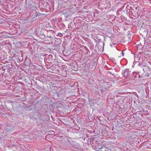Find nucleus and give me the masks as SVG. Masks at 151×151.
<instances>
[{"instance_id":"nucleus-6","label":"nucleus","mask_w":151,"mask_h":151,"mask_svg":"<svg viewBox=\"0 0 151 151\" xmlns=\"http://www.w3.org/2000/svg\"><path fill=\"white\" fill-rule=\"evenodd\" d=\"M26 91L27 92L26 93H29L31 94V93L32 92V91H31V90L30 89H27Z\"/></svg>"},{"instance_id":"nucleus-3","label":"nucleus","mask_w":151,"mask_h":151,"mask_svg":"<svg viewBox=\"0 0 151 151\" xmlns=\"http://www.w3.org/2000/svg\"><path fill=\"white\" fill-rule=\"evenodd\" d=\"M47 32H46L45 34H43V35L46 37L45 39V41H49L51 40V38H52L53 37L50 36H49L47 34Z\"/></svg>"},{"instance_id":"nucleus-8","label":"nucleus","mask_w":151,"mask_h":151,"mask_svg":"<svg viewBox=\"0 0 151 151\" xmlns=\"http://www.w3.org/2000/svg\"><path fill=\"white\" fill-rule=\"evenodd\" d=\"M136 76H137H137H138V77H139V74H137L136 75Z\"/></svg>"},{"instance_id":"nucleus-13","label":"nucleus","mask_w":151,"mask_h":151,"mask_svg":"<svg viewBox=\"0 0 151 151\" xmlns=\"http://www.w3.org/2000/svg\"><path fill=\"white\" fill-rule=\"evenodd\" d=\"M106 88H105V90H106Z\"/></svg>"},{"instance_id":"nucleus-12","label":"nucleus","mask_w":151,"mask_h":151,"mask_svg":"<svg viewBox=\"0 0 151 151\" xmlns=\"http://www.w3.org/2000/svg\"><path fill=\"white\" fill-rule=\"evenodd\" d=\"M120 93V92H118L117 93L118 94H119V93Z\"/></svg>"},{"instance_id":"nucleus-10","label":"nucleus","mask_w":151,"mask_h":151,"mask_svg":"<svg viewBox=\"0 0 151 151\" xmlns=\"http://www.w3.org/2000/svg\"><path fill=\"white\" fill-rule=\"evenodd\" d=\"M121 53H122V55L123 56V55H124V54H123V52H121Z\"/></svg>"},{"instance_id":"nucleus-4","label":"nucleus","mask_w":151,"mask_h":151,"mask_svg":"<svg viewBox=\"0 0 151 151\" xmlns=\"http://www.w3.org/2000/svg\"><path fill=\"white\" fill-rule=\"evenodd\" d=\"M51 89L53 93H58L57 92L58 91H56V90H58V87L57 86H54L52 87L51 88Z\"/></svg>"},{"instance_id":"nucleus-7","label":"nucleus","mask_w":151,"mask_h":151,"mask_svg":"<svg viewBox=\"0 0 151 151\" xmlns=\"http://www.w3.org/2000/svg\"><path fill=\"white\" fill-rule=\"evenodd\" d=\"M36 13L37 14H36V15H35V16H34V17L35 18L36 17L38 16H39L40 15L42 14H41L39 13H37V12H36Z\"/></svg>"},{"instance_id":"nucleus-2","label":"nucleus","mask_w":151,"mask_h":151,"mask_svg":"<svg viewBox=\"0 0 151 151\" xmlns=\"http://www.w3.org/2000/svg\"><path fill=\"white\" fill-rule=\"evenodd\" d=\"M52 56L51 55H49L47 58L46 59V60L47 61V62L49 63H52V61L53 60V59L52 58Z\"/></svg>"},{"instance_id":"nucleus-11","label":"nucleus","mask_w":151,"mask_h":151,"mask_svg":"<svg viewBox=\"0 0 151 151\" xmlns=\"http://www.w3.org/2000/svg\"><path fill=\"white\" fill-rule=\"evenodd\" d=\"M102 148V146H101V147H100V149H101Z\"/></svg>"},{"instance_id":"nucleus-9","label":"nucleus","mask_w":151,"mask_h":151,"mask_svg":"<svg viewBox=\"0 0 151 151\" xmlns=\"http://www.w3.org/2000/svg\"><path fill=\"white\" fill-rule=\"evenodd\" d=\"M104 90L103 89H101V93H102V92Z\"/></svg>"},{"instance_id":"nucleus-5","label":"nucleus","mask_w":151,"mask_h":151,"mask_svg":"<svg viewBox=\"0 0 151 151\" xmlns=\"http://www.w3.org/2000/svg\"><path fill=\"white\" fill-rule=\"evenodd\" d=\"M37 89H39L40 91H42L43 90V89L42 88L39 86H37Z\"/></svg>"},{"instance_id":"nucleus-1","label":"nucleus","mask_w":151,"mask_h":151,"mask_svg":"<svg viewBox=\"0 0 151 151\" xmlns=\"http://www.w3.org/2000/svg\"><path fill=\"white\" fill-rule=\"evenodd\" d=\"M130 71L129 69H125L123 72L122 73V74L125 77H127L130 74Z\"/></svg>"}]
</instances>
